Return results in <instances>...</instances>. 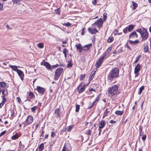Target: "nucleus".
I'll list each match as a JSON object with an SVG mask.
<instances>
[{"label":"nucleus","instance_id":"nucleus-1","mask_svg":"<svg viewBox=\"0 0 151 151\" xmlns=\"http://www.w3.org/2000/svg\"><path fill=\"white\" fill-rule=\"evenodd\" d=\"M119 70L117 68H112L109 72L108 76L107 81L109 83H111L115 78L118 76Z\"/></svg>","mask_w":151,"mask_h":151},{"label":"nucleus","instance_id":"nucleus-2","mask_svg":"<svg viewBox=\"0 0 151 151\" xmlns=\"http://www.w3.org/2000/svg\"><path fill=\"white\" fill-rule=\"evenodd\" d=\"M119 85V84H117L116 85H114L112 86L109 88L108 89L109 93L111 94L112 96L114 95L118 91Z\"/></svg>","mask_w":151,"mask_h":151},{"label":"nucleus","instance_id":"nucleus-3","mask_svg":"<svg viewBox=\"0 0 151 151\" xmlns=\"http://www.w3.org/2000/svg\"><path fill=\"white\" fill-rule=\"evenodd\" d=\"M63 68H59L56 70L54 78V80H57L58 79L61 73L63 72Z\"/></svg>","mask_w":151,"mask_h":151},{"label":"nucleus","instance_id":"nucleus-4","mask_svg":"<svg viewBox=\"0 0 151 151\" xmlns=\"http://www.w3.org/2000/svg\"><path fill=\"white\" fill-rule=\"evenodd\" d=\"M103 22H104L102 19L100 18L97 20L95 23L92 24V26L94 27L95 26H96L98 27L99 28V29L100 28L102 27Z\"/></svg>","mask_w":151,"mask_h":151},{"label":"nucleus","instance_id":"nucleus-5","mask_svg":"<svg viewBox=\"0 0 151 151\" xmlns=\"http://www.w3.org/2000/svg\"><path fill=\"white\" fill-rule=\"evenodd\" d=\"M140 35L143 40H147L148 36V33L147 29L144 28Z\"/></svg>","mask_w":151,"mask_h":151},{"label":"nucleus","instance_id":"nucleus-6","mask_svg":"<svg viewBox=\"0 0 151 151\" xmlns=\"http://www.w3.org/2000/svg\"><path fill=\"white\" fill-rule=\"evenodd\" d=\"M86 85V84L83 83L80 84L78 88V91L79 93H81L84 91L85 90L84 87Z\"/></svg>","mask_w":151,"mask_h":151},{"label":"nucleus","instance_id":"nucleus-7","mask_svg":"<svg viewBox=\"0 0 151 151\" xmlns=\"http://www.w3.org/2000/svg\"><path fill=\"white\" fill-rule=\"evenodd\" d=\"M37 91L41 95H42L45 91V89L40 86H37L36 88Z\"/></svg>","mask_w":151,"mask_h":151},{"label":"nucleus","instance_id":"nucleus-8","mask_svg":"<svg viewBox=\"0 0 151 151\" xmlns=\"http://www.w3.org/2000/svg\"><path fill=\"white\" fill-rule=\"evenodd\" d=\"M92 47V44L90 43L88 45H85L83 47V50L85 51H87L89 50Z\"/></svg>","mask_w":151,"mask_h":151},{"label":"nucleus","instance_id":"nucleus-9","mask_svg":"<svg viewBox=\"0 0 151 151\" xmlns=\"http://www.w3.org/2000/svg\"><path fill=\"white\" fill-rule=\"evenodd\" d=\"M141 68V65L139 63L137 64L135 68L134 73H138L140 71Z\"/></svg>","mask_w":151,"mask_h":151},{"label":"nucleus","instance_id":"nucleus-10","mask_svg":"<svg viewBox=\"0 0 151 151\" xmlns=\"http://www.w3.org/2000/svg\"><path fill=\"white\" fill-rule=\"evenodd\" d=\"M138 37V35L136 32H132L129 36V38H134L135 37L137 38Z\"/></svg>","mask_w":151,"mask_h":151},{"label":"nucleus","instance_id":"nucleus-11","mask_svg":"<svg viewBox=\"0 0 151 151\" xmlns=\"http://www.w3.org/2000/svg\"><path fill=\"white\" fill-rule=\"evenodd\" d=\"M71 148L69 144L64 145L62 151H70Z\"/></svg>","mask_w":151,"mask_h":151},{"label":"nucleus","instance_id":"nucleus-12","mask_svg":"<svg viewBox=\"0 0 151 151\" xmlns=\"http://www.w3.org/2000/svg\"><path fill=\"white\" fill-rule=\"evenodd\" d=\"M88 30L92 34H95L98 32V30L96 28L92 29L89 28L88 29Z\"/></svg>","mask_w":151,"mask_h":151},{"label":"nucleus","instance_id":"nucleus-13","mask_svg":"<svg viewBox=\"0 0 151 151\" xmlns=\"http://www.w3.org/2000/svg\"><path fill=\"white\" fill-rule=\"evenodd\" d=\"M27 123L28 124H30L33 121V118L32 116L31 115L29 116L26 119Z\"/></svg>","mask_w":151,"mask_h":151},{"label":"nucleus","instance_id":"nucleus-14","mask_svg":"<svg viewBox=\"0 0 151 151\" xmlns=\"http://www.w3.org/2000/svg\"><path fill=\"white\" fill-rule=\"evenodd\" d=\"M17 72L19 76L20 77L21 79L22 80L23 79L24 74L23 72L20 70H18L17 71Z\"/></svg>","mask_w":151,"mask_h":151},{"label":"nucleus","instance_id":"nucleus-15","mask_svg":"<svg viewBox=\"0 0 151 151\" xmlns=\"http://www.w3.org/2000/svg\"><path fill=\"white\" fill-rule=\"evenodd\" d=\"M105 124V121L104 120H102L99 123V128H103L104 127Z\"/></svg>","mask_w":151,"mask_h":151},{"label":"nucleus","instance_id":"nucleus-16","mask_svg":"<svg viewBox=\"0 0 151 151\" xmlns=\"http://www.w3.org/2000/svg\"><path fill=\"white\" fill-rule=\"evenodd\" d=\"M112 49V47H109L106 51L104 54L106 56H108L109 54V53L110 52H111V51Z\"/></svg>","mask_w":151,"mask_h":151},{"label":"nucleus","instance_id":"nucleus-17","mask_svg":"<svg viewBox=\"0 0 151 151\" xmlns=\"http://www.w3.org/2000/svg\"><path fill=\"white\" fill-rule=\"evenodd\" d=\"M128 28V31L129 32H130L132 31L134 28V25L132 24H130L127 27Z\"/></svg>","mask_w":151,"mask_h":151},{"label":"nucleus","instance_id":"nucleus-18","mask_svg":"<svg viewBox=\"0 0 151 151\" xmlns=\"http://www.w3.org/2000/svg\"><path fill=\"white\" fill-rule=\"evenodd\" d=\"M44 66L49 70L51 69V67L50 64L47 62H45L44 63Z\"/></svg>","mask_w":151,"mask_h":151},{"label":"nucleus","instance_id":"nucleus-19","mask_svg":"<svg viewBox=\"0 0 151 151\" xmlns=\"http://www.w3.org/2000/svg\"><path fill=\"white\" fill-rule=\"evenodd\" d=\"M96 70L94 72H92L90 75L89 78V80L90 81H91L94 77L96 73Z\"/></svg>","mask_w":151,"mask_h":151},{"label":"nucleus","instance_id":"nucleus-20","mask_svg":"<svg viewBox=\"0 0 151 151\" xmlns=\"http://www.w3.org/2000/svg\"><path fill=\"white\" fill-rule=\"evenodd\" d=\"M102 61L99 59V60L96 62L95 65L96 66L97 68H99L102 64Z\"/></svg>","mask_w":151,"mask_h":151},{"label":"nucleus","instance_id":"nucleus-21","mask_svg":"<svg viewBox=\"0 0 151 151\" xmlns=\"http://www.w3.org/2000/svg\"><path fill=\"white\" fill-rule=\"evenodd\" d=\"M139 42V41L138 40H136L134 41H132L131 40H129V43L131 45H135L138 44Z\"/></svg>","mask_w":151,"mask_h":151},{"label":"nucleus","instance_id":"nucleus-22","mask_svg":"<svg viewBox=\"0 0 151 151\" xmlns=\"http://www.w3.org/2000/svg\"><path fill=\"white\" fill-rule=\"evenodd\" d=\"M123 111H120L119 110H117L115 111V114L117 115H122L123 114Z\"/></svg>","mask_w":151,"mask_h":151},{"label":"nucleus","instance_id":"nucleus-23","mask_svg":"<svg viewBox=\"0 0 151 151\" xmlns=\"http://www.w3.org/2000/svg\"><path fill=\"white\" fill-rule=\"evenodd\" d=\"M2 97L3 99V100L0 104V106H1L2 107L5 103V101L6 100V99L5 98L4 95L2 96Z\"/></svg>","mask_w":151,"mask_h":151},{"label":"nucleus","instance_id":"nucleus-24","mask_svg":"<svg viewBox=\"0 0 151 151\" xmlns=\"http://www.w3.org/2000/svg\"><path fill=\"white\" fill-rule=\"evenodd\" d=\"M73 127V125H70L69 126L66 127L65 129L67 132L70 131Z\"/></svg>","mask_w":151,"mask_h":151},{"label":"nucleus","instance_id":"nucleus-25","mask_svg":"<svg viewBox=\"0 0 151 151\" xmlns=\"http://www.w3.org/2000/svg\"><path fill=\"white\" fill-rule=\"evenodd\" d=\"M9 67L15 71H17L19 69H18L17 67L15 65H9Z\"/></svg>","mask_w":151,"mask_h":151},{"label":"nucleus","instance_id":"nucleus-26","mask_svg":"<svg viewBox=\"0 0 151 151\" xmlns=\"http://www.w3.org/2000/svg\"><path fill=\"white\" fill-rule=\"evenodd\" d=\"M148 50V47L147 45H145L144 46V51L145 53L147 52Z\"/></svg>","mask_w":151,"mask_h":151},{"label":"nucleus","instance_id":"nucleus-27","mask_svg":"<svg viewBox=\"0 0 151 151\" xmlns=\"http://www.w3.org/2000/svg\"><path fill=\"white\" fill-rule=\"evenodd\" d=\"M44 147V144L42 143L40 144L39 147V151H42Z\"/></svg>","mask_w":151,"mask_h":151},{"label":"nucleus","instance_id":"nucleus-28","mask_svg":"<svg viewBox=\"0 0 151 151\" xmlns=\"http://www.w3.org/2000/svg\"><path fill=\"white\" fill-rule=\"evenodd\" d=\"M144 88V86H142L139 89V91L138 93L139 95H140L142 92V91Z\"/></svg>","mask_w":151,"mask_h":151},{"label":"nucleus","instance_id":"nucleus-29","mask_svg":"<svg viewBox=\"0 0 151 151\" xmlns=\"http://www.w3.org/2000/svg\"><path fill=\"white\" fill-rule=\"evenodd\" d=\"M110 110V109H106L104 113L105 116H107Z\"/></svg>","mask_w":151,"mask_h":151},{"label":"nucleus","instance_id":"nucleus-30","mask_svg":"<svg viewBox=\"0 0 151 151\" xmlns=\"http://www.w3.org/2000/svg\"><path fill=\"white\" fill-rule=\"evenodd\" d=\"M37 47L40 48H43L44 47V44L42 43H39L37 45Z\"/></svg>","mask_w":151,"mask_h":151},{"label":"nucleus","instance_id":"nucleus-31","mask_svg":"<svg viewBox=\"0 0 151 151\" xmlns=\"http://www.w3.org/2000/svg\"><path fill=\"white\" fill-rule=\"evenodd\" d=\"M114 39V38L113 37H110L107 40V42L108 43H110L112 42Z\"/></svg>","mask_w":151,"mask_h":151},{"label":"nucleus","instance_id":"nucleus-32","mask_svg":"<svg viewBox=\"0 0 151 151\" xmlns=\"http://www.w3.org/2000/svg\"><path fill=\"white\" fill-rule=\"evenodd\" d=\"M18 134H16L15 135H13L12 137V139L15 140L18 139Z\"/></svg>","mask_w":151,"mask_h":151},{"label":"nucleus","instance_id":"nucleus-33","mask_svg":"<svg viewBox=\"0 0 151 151\" xmlns=\"http://www.w3.org/2000/svg\"><path fill=\"white\" fill-rule=\"evenodd\" d=\"M0 85L3 88L6 87L7 86L6 83L4 82H0Z\"/></svg>","mask_w":151,"mask_h":151},{"label":"nucleus","instance_id":"nucleus-34","mask_svg":"<svg viewBox=\"0 0 151 151\" xmlns=\"http://www.w3.org/2000/svg\"><path fill=\"white\" fill-rule=\"evenodd\" d=\"M72 61V60H69L68 62V63L67 65L68 67H72L73 66Z\"/></svg>","mask_w":151,"mask_h":151},{"label":"nucleus","instance_id":"nucleus-35","mask_svg":"<svg viewBox=\"0 0 151 151\" xmlns=\"http://www.w3.org/2000/svg\"><path fill=\"white\" fill-rule=\"evenodd\" d=\"M132 3L133 6V9L134 10H135L136 9V7H137V4L133 1H132Z\"/></svg>","mask_w":151,"mask_h":151},{"label":"nucleus","instance_id":"nucleus-36","mask_svg":"<svg viewBox=\"0 0 151 151\" xmlns=\"http://www.w3.org/2000/svg\"><path fill=\"white\" fill-rule=\"evenodd\" d=\"M13 4L15 5H18L19 2L21 1V0H12Z\"/></svg>","mask_w":151,"mask_h":151},{"label":"nucleus","instance_id":"nucleus-37","mask_svg":"<svg viewBox=\"0 0 151 151\" xmlns=\"http://www.w3.org/2000/svg\"><path fill=\"white\" fill-rule=\"evenodd\" d=\"M68 52V50L66 48H64L63 51V52L64 55L65 57V58H67V52Z\"/></svg>","mask_w":151,"mask_h":151},{"label":"nucleus","instance_id":"nucleus-38","mask_svg":"<svg viewBox=\"0 0 151 151\" xmlns=\"http://www.w3.org/2000/svg\"><path fill=\"white\" fill-rule=\"evenodd\" d=\"M80 105L78 104H77L76 105V112H78L79 111L80 109Z\"/></svg>","mask_w":151,"mask_h":151},{"label":"nucleus","instance_id":"nucleus-39","mask_svg":"<svg viewBox=\"0 0 151 151\" xmlns=\"http://www.w3.org/2000/svg\"><path fill=\"white\" fill-rule=\"evenodd\" d=\"M59 109H56L55 110V114H57V115H58V116H59L60 115V113H59Z\"/></svg>","mask_w":151,"mask_h":151},{"label":"nucleus","instance_id":"nucleus-40","mask_svg":"<svg viewBox=\"0 0 151 151\" xmlns=\"http://www.w3.org/2000/svg\"><path fill=\"white\" fill-rule=\"evenodd\" d=\"M37 107L36 106H34L33 107H32L31 108V110H32V111L34 113L35 112V111H36V109H37Z\"/></svg>","mask_w":151,"mask_h":151},{"label":"nucleus","instance_id":"nucleus-41","mask_svg":"<svg viewBox=\"0 0 151 151\" xmlns=\"http://www.w3.org/2000/svg\"><path fill=\"white\" fill-rule=\"evenodd\" d=\"M29 96L30 98V99H32L34 97V94L32 92H30L29 93Z\"/></svg>","mask_w":151,"mask_h":151},{"label":"nucleus","instance_id":"nucleus-42","mask_svg":"<svg viewBox=\"0 0 151 151\" xmlns=\"http://www.w3.org/2000/svg\"><path fill=\"white\" fill-rule=\"evenodd\" d=\"M63 26H66L67 27H69L71 25V24L69 22L66 23H64L63 24Z\"/></svg>","mask_w":151,"mask_h":151},{"label":"nucleus","instance_id":"nucleus-43","mask_svg":"<svg viewBox=\"0 0 151 151\" xmlns=\"http://www.w3.org/2000/svg\"><path fill=\"white\" fill-rule=\"evenodd\" d=\"M100 95H99L96 98V99H95V101H94V102H95L96 103V102H98L100 99Z\"/></svg>","mask_w":151,"mask_h":151},{"label":"nucleus","instance_id":"nucleus-44","mask_svg":"<svg viewBox=\"0 0 151 151\" xmlns=\"http://www.w3.org/2000/svg\"><path fill=\"white\" fill-rule=\"evenodd\" d=\"M141 57V55H139L137 57H136V60H135V62H134V63H137L138 62L140 58Z\"/></svg>","mask_w":151,"mask_h":151},{"label":"nucleus","instance_id":"nucleus-45","mask_svg":"<svg viewBox=\"0 0 151 151\" xmlns=\"http://www.w3.org/2000/svg\"><path fill=\"white\" fill-rule=\"evenodd\" d=\"M85 77V74H81L80 76V79L81 80H83Z\"/></svg>","mask_w":151,"mask_h":151},{"label":"nucleus","instance_id":"nucleus-46","mask_svg":"<svg viewBox=\"0 0 151 151\" xmlns=\"http://www.w3.org/2000/svg\"><path fill=\"white\" fill-rule=\"evenodd\" d=\"M75 46L76 47L77 49L78 50L82 47L81 46V45L80 44H76V45Z\"/></svg>","mask_w":151,"mask_h":151},{"label":"nucleus","instance_id":"nucleus-47","mask_svg":"<svg viewBox=\"0 0 151 151\" xmlns=\"http://www.w3.org/2000/svg\"><path fill=\"white\" fill-rule=\"evenodd\" d=\"M11 112V116H14V109H11L10 111Z\"/></svg>","mask_w":151,"mask_h":151},{"label":"nucleus","instance_id":"nucleus-48","mask_svg":"<svg viewBox=\"0 0 151 151\" xmlns=\"http://www.w3.org/2000/svg\"><path fill=\"white\" fill-rule=\"evenodd\" d=\"M128 31V28L126 27L125 28H124L123 30V32L125 34H126L127 33V32Z\"/></svg>","mask_w":151,"mask_h":151},{"label":"nucleus","instance_id":"nucleus-49","mask_svg":"<svg viewBox=\"0 0 151 151\" xmlns=\"http://www.w3.org/2000/svg\"><path fill=\"white\" fill-rule=\"evenodd\" d=\"M2 94L4 95H6L7 94V92L6 90H3L2 91Z\"/></svg>","mask_w":151,"mask_h":151},{"label":"nucleus","instance_id":"nucleus-50","mask_svg":"<svg viewBox=\"0 0 151 151\" xmlns=\"http://www.w3.org/2000/svg\"><path fill=\"white\" fill-rule=\"evenodd\" d=\"M60 8H59L55 10V12L56 13L58 14H60Z\"/></svg>","mask_w":151,"mask_h":151},{"label":"nucleus","instance_id":"nucleus-51","mask_svg":"<svg viewBox=\"0 0 151 151\" xmlns=\"http://www.w3.org/2000/svg\"><path fill=\"white\" fill-rule=\"evenodd\" d=\"M59 66V65L58 64L55 65H54L52 66H51V68L52 69L56 68Z\"/></svg>","mask_w":151,"mask_h":151},{"label":"nucleus","instance_id":"nucleus-52","mask_svg":"<svg viewBox=\"0 0 151 151\" xmlns=\"http://www.w3.org/2000/svg\"><path fill=\"white\" fill-rule=\"evenodd\" d=\"M87 135L89 136L91 135V131L90 130H88L87 131Z\"/></svg>","mask_w":151,"mask_h":151},{"label":"nucleus","instance_id":"nucleus-53","mask_svg":"<svg viewBox=\"0 0 151 151\" xmlns=\"http://www.w3.org/2000/svg\"><path fill=\"white\" fill-rule=\"evenodd\" d=\"M146 138V135L145 134L143 135V136L142 137V139L143 141H145Z\"/></svg>","mask_w":151,"mask_h":151},{"label":"nucleus","instance_id":"nucleus-54","mask_svg":"<svg viewBox=\"0 0 151 151\" xmlns=\"http://www.w3.org/2000/svg\"><path fill=\"white\" fill-rule=\"evenodd\" d=\"M105 56H106L105 55L103 54V56L101 57L99 59V60L102 61L104 58H105Z\"/></svg>","mask_w":151,"mask_h":151},{"label":"nucleus","instance_id":"nucleus-55","mask_svg":"<svg viewBox=\"0 0 151 151\" xmlns=\"http://www.w3.org/2000/svg\"><path fill=\"white\" fill-rule=\"evenodd\" d=\"M125 47H127V48H129V50H131L132 49L131 47L128 45L127 43H126L125 46Z\"/></svg>","mask_w":151,"mask_h":151},{"label":"nucleus","instance_id":"nucleus-56","mask_svg":"<svg viewBox=\"0 0 151 151\" xmlns=\"http://www.w3.org/2000/svg\"><path fill=\"white\" fill-rule=\"evenodd\" d=\"M136 31L139 33L141 34L142 32V31L141 29H138L136 30Z\"/></svg>","mask_w":151,"mask_h":151},{"label":"nucleus","instance_id":"nucleus-57","mask_svg":"<svg viewBox=\"0 0 151 151\" xmlns=\"http://www.w3.org/2000/svg\"><path fill=\"white\" fill-rule=\"evenodd\" d=\"M6 133V131H4L2 132L1 134H0V137L1 136H2L4 135V134H5Z\"/></svg>","mask_w":151,"mask_h":151},{"label":"nucleus","instance_id":"nucleus-58","mask_svg":"<svg viewBox=\"0 0 151 151\" xmlns=\"http://www.w3.org/2000/svg\"><path fill=\"white\" fill-rule=\"evenodd\" d=\"M55 136V132H52L51 134V137L53 138Z\"/></svg>","mask_w":151,"mask_h":151},{"label":"nucleus","instance_id":"nucleus-59","mask_svg":"<svg viewBox=\"0 0 151 151\" xmlns=\"http://www.w3.org/2000/svg\"><path fill=\"white\" fill-rule=\"evenodd\" d=\"M85 28H83V29L82 30V32H81V34L83 35L84 34L85 32L84 31V30L85 29Z\"/></svg>","mask_w":151,"mask_h":151},{"label":"nucleus","instance_id":"nucleus-60","mask_svg":"<svg viewBox=\"0 0 151 151\" xmlns=\"http://www.w3.org/2000/svg\"><path fill=\"white\" fill-rule=\"evenodd\" d=\"M96 2H97L96 0H94V1H92V4L93 5H96Z\"/></svg>","mask_w":151,"mask_h":151},{"label":"nucleus","instance_id":"nucleus-61","mask_svg":"<svg viewBox=\"0 0 151 151\" xmlns=\"http://www.w3.org/2000/svg\"><path fill=\"white\" fill-rule=\"evenodd\" d=\"M116 122V121H114L113 120H111L110 122H109V123L111 124H114V123H115Z\"/></svg>","mask_w":151,"mask_h":151},{"label":"nucleus","instance_id":"nucleus-62","mask_svg":"<svg viewBox=\"0 0 151 151\" xmlns=\"http://www.w3.org/2000/svg\"><path fill=\"white\" fill-rule=\"evenodd\" d=\"M142 126L140 125L139 127V132H142Z\"/></svg>","mask_w":151,"mask_h":151},{"label":"nucleus","instance_id":"nucleus-63","mask_svg":"<svg viewBox=\"0 0 151 151\" xmlns=\"http://www.w3.org/2000/svg\"><path fill=\"white\" fill-rule=\"evenodd\" d=\"M3 4H0V10L3 8Z\"/></svg>","mask_w":151,"mask_h":151},{"label":"nucleus","instance_id":"nucleus-64","mask_svg":"<svg viewBox=\"0 0 151 151\" xmlns=\"http://www.w3.org/2000/svg\"><path fill=\"white\" fill-rule=\"evenodd\" d=\"M114 35L118 34V30H116L115 31H114Z\"/></svg>","mask_w":151,"mask_h":151}]
</instances>
